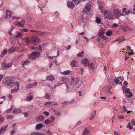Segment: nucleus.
Returning a JSON list of instances; mask_svg holds the SVG:
<instances>
[{"instance_id": "obj_58", "label": "nucleus", "mask_w": 135, "mask_h": 135, "mask_svg": "<svg viewBox=\"0 0 135 135\" xmlns=\"http://www.w3.org/2000/svg\"><path fill=\"white\" fill-rule=\"evenodd\" d=\"M131 11L130 10H128V11L125 12V14L126 15H128L131 12Z\"/></svg>"}, {"instance_id": "obj_16", "label": "nucleus", "mask_w": 135, "mask_h": 135, "mask_svg": "<svg viewBox=\"0 0 135 135\" xmlns=\"http://www.w3.org/2000/svg\"><path fill=\"white\" fill-rule=\"evenodd\" d=\"M44 119V116L41 115H39L36 119V121L37 122H40L42 121Z\"/></svg>"}, {"instance_id": "obj_43", "label": "nucleus", "mask_w": 135, "mask_h": 135, "mask_svg": "<svg viewBox=\"0 0 135 135\" xmlns=\"http://www.w3.org/2000/svg\"><path fill=\"white\" fill-rule=\"evenodd\" d=\"M3 99V100L0 101V104H2L3 103V102L4 101V100L6 99V97L5 96H3L2 97H1L0 98V100H1L2 99Z\"/></svg>"}, {"instance_id": "obj_25", "label": "nucleus", "mask_w": 135, "mask_h": 135, "mask_svg": "<svg viewBox=\"0 0 135 135\" xmlns=\"http://www.w3.org/2000/svg\"><path fill=\"white\" fill-rule=\"evenodd\" d=\"M7 51V49H4L3 51L1 52V54L0 55V56L2 58L4 56V55L6 54Z\"/></svg>"}, {"instance_id": "obj_62", "label": "nucleus", "mask_w": 135, "mask_h": 135, "mask_svg": "<svg viewBox=\"0 0 135 135\" xmlns=\"http://www.w3.org/2000/svg\"><path fill=\"white\" fill-rule=\"evenodd\" d=\"M114 134L115 135H120L118 132L114 131Z\"/></svg>"}, {"instance_id": "obj_34", "label": "nucleus", "mask_w": 135, "mask_h": 135, "mask_svg": "<svg viewBox=\"0 0 135 135\" xmlns=\"http://www.w3.org/2000/svg\"><path fill=\"white\" fill-rule=\"evenodd\" d=\"M84 55V51H82L81 52L78 54L77 56L78 57H82Z\"/></svg>"}, {"instance_id": "obj_1", "label": "nucleus", "mask_w": 135, "mask_h": 135, "mask_svg": "<svg viewBox=\"0 0 135 135\" xmlns=\"http://www.w3.org/2000/svg\"><path fill=\"white\" fill-rule=\"evenodd\" d=\"M40 53L39 52H34L28 56V58L32 60H34L36 58L40 56Z\"/></svg>"}, {"instance_id": "obj_26", "label": "nucleus", "mask_w": 135, "mask_h": 135, "mask_svg": "<svg viewBox=\"0 0 135 135\" xmlns=\"http://www.w3.org/2000/svg\"><path fill=\"white\" fill-rule=\"evenodd\" d=\"M32 49L40 51L42 50V47L40 45H39V46L35 47L34 46H33L32 47Z\"/></svg>"}, {"instance_id": "obj_38", "label": "nucleus", "mask_w": 135, "mask_h": 135, "mask_svg": "<svg viewBox=\"0 0 135 135\" xmlns=\"http://www.w3.org/2000/svg\"><path fill=\"white\" fill-rule=\"evenodd\" d=\"M15 83L14 81H13L12 80L11 81V82L9 84L8 86L11 87H12L13 86H15Z\"/></svg>"}, {"instance_id": "obj_4", "label": "nucleus", "mask_w": 135, "mask_h": 135, "mask_svg": "<svg viewBox=\"0 0 135 135\" xmlns=\"http://www.w3.org/2000/svg\"><path fill=\"white\" fill-rule=\"evenodd\" d=\"M32 43L35 45H37L41 42V40L39 38L35 36H34L31 38Z\"/></svg>"}, {"instance_id": "obj_54", "label": "nucleus", "mask_w": 135, "mask_h": 135, "mask_svg": "<svg viewBox=\"0 0 135 135\" xmlns=\"http://www.w3.org/2000/svg\"><path fill=\"white\" fill-rule=\"evenodd\" d=\"M131 123L132 125L134 126L135 125V122L134 119H133L131 120Z\"/></svg>"}, {"instance_id": "obj_45", "label": "nucleus", "mask_w": 135, "mask_h": 135, "mask_svg": "<svg viewBox=\"0 0 135 135\" xmlns=\"http://www.w3.org/2000/svg\"><path fill=\"white\" fill-rule=\"evenodd\" d=\"M72 2H73L74 3H74L76 4L77 5L80 2V0H78V1H76V0H72Z\"/></svg>"}, {"instance_id": "obj_40", "label": "nucleus", "mask_w": 135, "mask_h": 135, "mask_svg": "<svg viewBox=\"0 0 135 135\" xmlns=\"http://www.w3.org/2000/svg\"><path fill=\"white\" fill-rule=\"evenodd\" d=\"M33 99V96L31 95H30L27 96L26 98V99L28 101H31Z\"/></svg>"}, {"instance_id": "obj_59", "label": "nucleus", "mask_w": 135, "mask_h": 135, "mask_svg": "<svg viewBox=\"0 0 135 135\" xmlns=\"http://www.w3.org/2000/svg\"><path fill=\"white\" fill-rule=\"evenodd\" d=\"M80 70L81 72V74L82 75H83V72L84 71V69L83 68L81 67V68H80Z\"/></svg>"}, {"instance_id": "obj_46", "label": "nucleus", "mask_w": 135, "mask_h": 135, "mask_svg": "<svg viewBox=\"0 0 135 135\" xmlns=\"http://www.w3.org/2000/svg\"><path fill=\"white\" fill-rule=\"evenodd\" d=\"M112 33V31H108L106 33V34L107 36H110Z\"/></svg>"}, {"instance_id": "obj_6", "label": "nucleus", "mask_w": 135, "mask_h": 135, "mask_svg": "<svg viewBox=\"0 0 135 135\" xmlns=\"http://www.w3.org/2000/svg\"><path fill=\"white\" fill-rule=\"evenodd\" d=\"M88 0H85V1ZM89 1H87V3L86 4L85 7V12L88 13L89 12L91 8V6L90 3H89Z\"/></svg>"}, {"instance_id": "obj_55", "label": "nucleus", "mask_w": 135, "mask_h": 135, "mask_svg": "<svg viewBox=\"0 0 135 135\" xmlns=\"http://www.w3.org/2000/svg\"><path fill=\"white\" fill-rule=\"evenodd\" d=\"M44 114L45 115H47V116H49V115L50 114L49 113L47 112V111H45L44 112H43Z\"/></svg>"}, {"instance_id": "obj_32", "label": "nucleus", "mask_w": 135, "mask_h": 135, "mask_svg": "<svg viewBox=\"0 0 135 135\" xmlns=\"http://www.w3.org/2000/svg\"><path fill=\"white\" fill-rule=\"evenodd\" d=\"M43 127V124L41 123L38 124H36V130L41 129Z\"/></svg>"}, {"instance_id": "obj_53", "label": "nucleus", "mask_w": 135, "mask_h": 135, "mask_svg": "<svg viewBox=\"0 0 135 135\" xmlns=\"http://www.w3.org/2000/svg\"><path fill=\"white\" fill-rule=\"evenodd\" d=\"M12 108L11 107L9 109H8L7 110V113H9L12 112Z\"/></svg>"}, {"instance_id": "obj_49", "label": "nucleus", "mask_w": 135, "mask_h": 135, "mask_svg": "<svg viewBox=\"0 0 135 135\" xmlns=\"http://www.w3.org/2000/svg\"><path fill=\"white\" fill-rule=\"evenodd\" d=\"M120 78H116L115 80L114 79V81H115V83L116 84H119V79Z\"/></svg>"}, {"instance_id": "obj_7", "label": "nucleus", "mask_w": 135, "mask_h": 135, "mask_svg": "<svg viewBox=\"0 0 135 135\" xmlns=\"http://www.w3.org/2000/svg\"><path fill=\"white\" fill-rule=\"evenodd\" d=\"M113 12L115 18L118 19L120 16V12L118 9H114Z\"/></svg>"}, {"instance_id": "obj_61", "label": "nucleus", "mask_w": 135, "mask_h": 135, "mask_svg": "<svg viewBox=\"0 0 135 135\" xmlns=\"http://www.w3.org/2000/svg\"><path fill=\"white\" fill-rule=\"evenodd\" d=\"M55 119V118L54 117L52 116L51 117V122H53L54 120Z\"/></svg>"}, {"instance_id": "obj_23", "label": "nucleus", "mask_w": 135, "mask_h": 135, "mask_svg": "<svg viewBox=\"0 0 135 135\" xmlns=\"http://www.w3.org/2000/svg\"><path fill=\"white\" fill-rule=\"evenodd\" d=\"M114 80V78L113 76H111L108 79V81L109 84H111Z\"/></svg>"}, {"instance_id": "obj_21", "label": "nucleus", "mask_w": 135, "mask_h": 135, "mask_svg": "<svg viewBox=\"0 0 135 135\" xmlns=\"http://www.w3.org/2000/svg\"><path fill=\"white\" fill-rule=\"evenodd\" d=\"M105 30L104 29H102L100 30L98 33L99 36L103 38L104 37L103 34L104 33Z\"/></svg>"}, {"instance_id": "obj_29", "label": "nucleus", "mask_w": 135, "mask_h": 135, "mask_svg": "<svg viewBox=\"0 0 135 135\" xmlns=\"http://www.w3.org/2000/svg\"><path fill=\"white\" fill-rule=\"evenodd\" d=\"M15 47H13L9 49L8 51V52H9L10 53H12L15 51Z\"/></svg>"}, {"instance_id": "obj_35", "label": "nucleus", "mask_w": 135, "mask_h": 135, "mask_svg": "<svg viewBox=\"0 0 135 135\" xmlns=\"http://www.w3.org/2000/svg\"><path fill=\"white\" fill-rule=\"evenodd\" d=\"M96 18V19L95 20V21L98 24H99L101 23V19L100 18L98 17H97Z\"/></svg>"}, {"instance_id": "obj_64", "label": "nucleus", "mask_w": 135, "mask_h": 135, "mask_svg": "<svg viewBox=\"0 0 135 135\" xmlns=\"http://www.w3.org/2000/svg\"><path fill=\"white\" fill-rule=\"evenodd\" d=\"M31 135H38V133H37L36 132L32 133H31Z\"/></svg>"}, {"instance_id": "obj_17", "label": "nucleus", "mask_w": 135, "mask_h": 135, "mask_svg": "<svg viewBox=\"0 0 135 135\" xmlns=\"http://www.w3.org/2000/svg\"><path fill=\"white\" fill-rule=\"evenodd\" d=\"M6 13L7 17V18H11L12 17V13H13L11 11L7 10L6 11Z\"/></svg>"}, {"instance_id": "obj_28", "label": "nucleus", "mask_w": 135, "mask_h": 135, "mask_svg": "<svg viewBox=\"0 0 135 135\" xmlns=\"http://www.w3.org/2000/svg\"><path fill=\"white\" fill-rule=\"evenodd\" d=\"M47 78L46 79V80H48L49 81H52L54 79V77L53 76L50 75L46 77Z\"/></svg>"}, {"instance_id": "obj_36", "label": "nucleus", "mask_w": 135, "mask_h": 135, "mask_svg": "<svg viewBox=\"0 0 135 135\" xmlns=\"http://www.w3.org/2000/svg\"><path fill=\"white\" fill-rule=\"evenodd\" d=\"M85 135H90V133L89 132V131L88 128H85Z\"/></svg>"}, {"instance_id": "obj_44", "label": "nucleus", "mask_w": 135, "mask_h": 135, "mask_svg": "<svg viewBox=\"0 0 135 135\" xmlns=\"http://www.w3.org/2000/svg\"><path fill=\"white\" fill-rule=\"evenodd\" d=\"M23 114L24 115L25 117H27V116L29 115L30 114V112L28 111L25 113H23Z\"/></svg>"}, {"instance_id": "obj_63", "label": "nucleus", "mask_w": 135, "mask_h": 135, "mask_svg": "<svg viewBox=\"0 0 135 135\" xmlns=\"http://www.w3.org/2000/svg\"><path fill=\"white\" fill-rule=\"evenodd\" d=\"M15 131L14 130H12L11 132L10 135H13V134L15 133Z\"/></svg>"}, {"instance_id": "obj_13", "label": "nucleus", "mask_w": 135, "mask_h": 135, "mask_svg": "<svg viewBox=\"0 0 135 135\" xmlns=\"http://www.w3.org/2000/svg\"><path fill=\"white\" fill-rule=\"evenodd\" d=\"M8 126V125L5 124L1 127L0 129V134H4L6 130V128Z\"/></svg>"}, {"instance_id": "obj_47", "label": "nucleus", "mask_w": 135, "mask_h": 135, "mask_svg": "<svg viewBox=\"0 0 135 135\" xmlns=\"http://www.w3.org/2000/svg\"><path fill=\"white\" fill-rule=\"evenodd\" d=\"M122 108L123 109L122 110V112L125 113L127 111V109L125 106H123Z\"/></svg>"}, {"instance_id": "obj_48", "label": "nucleus", "mask_w": 135, "mask_h": 135, "mask_svg": "<svg viewBox=\"0 0 135 135\" xmlns=\"http://www.w3.org/2000/svg\"><path fill=\"white\" fill-rule=\"evenodd\" d=\"M127 128H129L130 130L132 129L133 128L131 126L129 122L128 123V124L127 125Z\"/></svg>"}, {"instance_id": "obj_14", "label": "nucleus", "mask_w": 135, "mask_h": 135, "mask_svg": "<svg viewBox=\"0 0 135 135\" xmlns=\"http://www.w3.org/2000/svg\"><path fill=\"white\" fill-rule=\"evenodd\" d=\"M19 83L18 81H17L16 82L15 86L16 88V89H13L12 90L11 92L12 93H15L17 92L18 90V89L19 88Z\"/></svg>"}, {"instance_id": "obj_33", "label": "nucleus", "mask_w": 135, "mask_h": 135, "mask_svg": "<svg viewBox=\"0 0 135 135\" xmlns=\"http://www.w3.org/2000/svg\"><path fill=\"white\" fill-rule=\"evenodd\" d=\"M30 61L27 60L26 61H24L22 62V64L24 66V65H27V64L30 63Z\"/></svg>"}, {"instance_id": "obj_10", "label": "nucleus", "mask_w": 135, "mask_h": 135, "mask_svg": "<svg viewBox=\"0 0 135 135\" xmlns=\"http://www.w3.org/2000/svg\"><path fill=\"white\" fill-rule=\"evenodd\" d=\"M30 31L31 32H35V33L34 34L37 36L40 35L42 36L44 35L45 33L44 32H42L40 31H35V30H31Z\"/></svg>"}, {"instance_id": "obj_9", "label": "nucleus", "mask_w": 135, "mask_h": 135, "mask_svg": "<svg viewBox=\"0 0 135 135\" xmlns=\"http://www.w3.org/2000/svg\"><path fill=\"white\" fill-rule=\"evenodd\" d=\"M58 105V104L57 103H54L53 102L50 101L45 102V105L47 107L53 105Z\"/></svg>"}, {"instance_id": "obj_41", "label": "nucleus", "mask_w": 135, "mask_h": 135, "mask_svg": "<svg viewBox=\"0 0 135 135\" xmlns=\"http://www.w3.org/2000/svg\"><path fill=\"white\" fill-rule=\"evenodd\" d=\"M22 36V34L20 32H18L16 35L15 36H14V37L15 38L20 37H21Z\"/></svg>"}, {"instance_id": "obj_56", "label": "nucleus", "mask_w": 135, "mask_h": 135, "mask_svg": "<svg viewBox=\"0 0 135 135\" xmlns=\"http://www.w3.org/2000/svg\"><path fill=\"white\" fill-rule=\"evenodd\" d=\"M20 31H22L23 32H26L27 31V30L26 28H23L20 29Z\"/></svg>"}, {"instance_id": "obj_51", "label": "nucleus", "mask_w": 135, "mask_h": 135, "mask_svg": "<svg viewBox=\"0 0 135 135\" xmlns=\"http://www.w3.org/2000/svg\"><path fill=\"white\" fill-rule=\"evenodd\" d=\"M108 89V90L107 91H105V92L106 93L111 94L112 93V92L111 91V88Z\"/></svg>"}, {"instance_id": "obj_30", "label": "nucleus", "mask_w": 135, "mask_h": 135, "mask_svg": "<svg viewBox=\"0 0 135 135\" xmlns=\"http://www.w3.org/2000/svg\"><path fill=\"white\" fill-rule=\"evenodd\" d=\"M21 110L20 108L14 109L13 113H18L21 112Z\"/></svg>"}, {"instance_id": "obj_22", "label": "nucleus", "mask_w": 135, "mask_h": 135, "mask_svg": "<svg viewBox=\"0 0 135 135\" xmlns=\"http://www.w3.org/2000/svg\"><path fill=\"white\" fill-rule=\"evenodd\" d=\"M125 39L123 37H119L115 40L114 42L118 41V44H120L121 42L124 41Z\"/></svg>"}, {"instance_id": "obj_2", "label": "nucleus", "mask_w": 135, "mask_h": 135, "mask_svg": "<svg viewBox=\"0 0 135 135\" xmlns=\"http://www.w3.org/2000/svg\"><path fill=\"white\" fill-rule=\"evenodd\" d=\"M105 17V18H108L110 20H112L114 19L113 15L110 11L105 10L104 12Z\"/></svg>"}, {"instance_id": "obj_39", "label": "nucleus", "mask_w": 135, "mask_h": 135, "mask_svg": "<svg viewBox=\"0 0 135 135\" xmlns=\"http://www.w3.org/2000/svg\"><path fill=\"white\" fill-rule=\"evenodd\" d=\"M33 87V84H27L26 86V88L27 89H30Z\"/></svg>"}, {"instance_id": "obj_52", "label": "nucleus", "mask_w": 135, "mask_h": 135, "mask_svg": "<svg viewBox=\"0 0 135 135\" xmlns=\"http://www.w3.org/2000/svg\"><path fill=\"white\" fill-rule=\"evenodd\" d=\"M50 122V120L49 119H47L44 122V123H45L46 125L48 124Z\"/></svg>"}, {"instance_id": "obj_5", "label": "nucleus", "mask_w": 135, "mask_h": 135, "mask_svg": "<svg viewBox=\"0 0 135 135\" xmlns=\"http://www.w3.org/2000/svg\"><path fill=\"white\" fill-rule=\"evenodd\" d=\"M94 64L93 63H89V61L85 59V66L88 67L91 70L93 71L94 68Z\"/></svg>"}, {"instance_id": "obj_19", "label": "nucleus", "mask_w": 135, "mask_h": 135, "mask_svg": "<svg viewBox=\"0 0 135 135\" xmlns=\"http://www.w3.org/2000/svg\"><path fill=\"white\" fill-rule=\"evenodd\" d=\"M96 111H95L93 112L92 113L91 117L89 119V120L90 121H92L94 120L96 115Z\"/></svg>"}, {"instance_id": "obj_42", "label": "nucleus", "mask_w": 135, "mask_h": 135, "mask_svg": "<svg viewBox=\"0 0 135 135\" xmlns=\"http://www.w3.org/2000/svg\"><path fill=\"white\" fill-rule=\"evenodd\" d=\"M71 72V71L69 70H67L66 71H64L62 73L63 74H65V75H67L69 73Z\"/></svg>"}, {"instance_id": "obj_57", "label": "nucleus", "mask_w": 135, "mask_h": 135, "mask_svg": "<svg viewBox=\"0 0 135 135\" xmlns=\"http://www.w3.org/2000/svg\"><path fill=\"white\" fill-rule=\"evenodd\" d=\"M4 120V118L1 117V115H0V122H1L3 121Z\"/></svg>"}, {"instance_id": "obj_60", "label": "nucleus", "mask_w": 135, "mask_h": 135, "mask_svg": "<svg viewBox=\"0 0 135 135\" xmlns=\"http://www.w3.org/2000/svg\"><path fill=\"white\" fill-rule=\"evenodd\" d=\"M20 17H16L15 16H13L12 17V18H13V19H16L17 20H19V19L20 18Z\"/></svg>"}, {"instance_id": "obj_20", "label": "nucleus", "mask_w": 135, "mask_h": 135, "mask_svg": "<svg viewBox=\"0 0 135 135\" xmlns=\"http://www.w3.org/2000/svg\"><path fill=\"white\" fill-rule=\"evenodd\" d=\"M12 80H11L10 78H9L8 77H6L5 78V83L7 85L11 83Z\"/></svg>"}, {"instance_id": "obj_12", "label": "nucleus", "mask_w": 135, "mask_h": 135, "mask_svg": "<svg viewBox=\"0 0 135 135\" xmlns=\"http://www.w3.org/2000/svg\"><path fill=\"white\" fill-rule=\"evenodd\" d=\"M79 78L78 77H76L75 78L76 84L75 86L78 88H79L81 85V82L79 81Z\"/></svg>"}, {"instance_id": "obj_11", "label": "nucleus", "mask_w": 135, "mask_h": 135, "mask_svg": "<svg viewBox=\"0 0 135 135\" xmlns=\"http://www.w3.org/2000/svg\"><path fill=\"white\" fill-rule=\"evenodd\" d=\"M126 93L128 94L130 93L128 95H126V97L128 98H130L132 97V93H130V89L129 88L127 89H126L125 90L124 89V91Z\"/></svg>"}, {"instance_id": "obj_8", "label": "nucleus", "mask_w": 135, "mask_h": 135, "mask_svg": "<svg viewBox=\"0 0 135 135\" xmlns=\"http://www.w3.org/2000/svg\"><path fill=\"white\" fill-rule=\"evenodd\" d=\"M25 24V22L24 20L22 21L21 22L17 21H16L14 23V24L16 26L19 27H24Z\"/></svg>"}, {"instance_id": "obj_24", "label": "nucleus", "mask_w": 135, "mask_h": 135, "mask_svg": "<svg viewBox=\"0 0 135 135\" xmlns=\"http://www.w3.org/2000/svg\"><path fill=\"white\" fill-rule=\"evenodd\" d=\"M24 42H26V44L27 45H29L30 44V38L28 37H26L24 39Z\"/></svg>"}, {"instance_id": "obj_18", "label": "nucleus", "mask_w": 135, "mask_h": 135, "mask_svg": "<svg viewBox=\"0 0 135 135\" xmlns=\"http://www.w3.org/2000/svg\"><path fill=\"white\" fill-rule=\"evenodd\" d=\"M98 3L99 5V9L101 10H102L103 8V3L102 1H98Z\"/></svg>"}, {"instance_id": "obj_15", "label": "nucleus", "mask_w": 135, "mask_h": 135, "mask_svg": "<svg viewBox=\"0 0 135 135\" xmlns=\"http://www.w3.org/2000/svg\"><path fill=\"white\" fill-rule=\"evenodd\" d=\"M67 5L68 7L70 8L71 9H73L74 7L75 6V5L74 3L73 2H72V1L71 2H68L67 3Z\"/></svg>"}, {"instance_id": "obj_31", "label": "nucleus", "mask_w": 135, "mask_h": 135, "mask_svg": "<svg viewBox=\"0 0 135 135\" xmlns=\"http://www.w3.org/2000/svg\"><path fill=\"white\" fill-rule=\"evenodd\" d=\"M123 84L124 85L123 87L122 88V89L123 90V92L124 91V89H126V88L127 86V85L128 84V83L126 81H124Z\"/></svg>"}, {"instance_id": "obj_37", "label": "nucleus", "mask_w": 135, "mask_h": 135, "mask_svg": "<svg viewBox=\"0 0 135 135\" xmlns=\"http://www.w3.org/2000/svg\"><path fill=\"white\" fill-rule=\"evenodd\" d=\"M45 98L47 99H51V98L50 95H49V93H46L45 95Z\"/></svg>"}, {"instance_id": "obj_27", "label": "nucleus", "mask_w": 135, "mask_h": 135, "mask_svg": "<svg viewBox=\"0 0 135 135\" xmlns=\"http://www.w3.org/2000/svg\"><path fill=\"white\" fill-rule=\"evenodd\" d=\"M77 63V62L75 60H73L71 62L70 65L73 67L76 66Z\"/></svg>"}, {"instance_id": "obj_50", "label": "nucleus", "mask_w": 135, "mask_h": 135, "mask_svg": "<svg viewBox=\"0 0 135 135\" xmlns=\"http://www.w3.org/2000/svg\"><path fill=\"white\" fill-rule=\"evenodd\" d=\"M118 118L119 119H123L124 118V117L123 115H118Z\"/></svg>"}, {"instance_id": "obj_3", "label": "nucleus", "mask_w": 135, "mask_h": 135, "mask_svg": "<svg viewBox=\"0 0 135 135\" xmlns=\"http://www.w3.org/2000/svg\"><path fill=\"white\" fill-rule=\"evenodd\" d=\"M12 62L5 63H2L1 65V68L3 70H6L10 67H12Z\"/></svg>"}]
</instances>
